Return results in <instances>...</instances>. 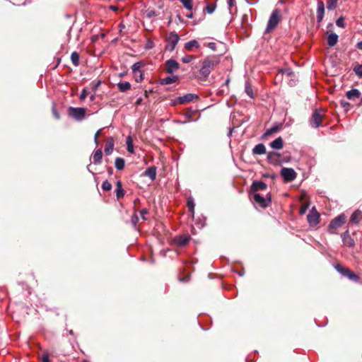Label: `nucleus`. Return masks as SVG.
<instances>
[{"label": "nucleus", "instance_id": "c756f323", "mask_svg": "<svg viewBox=\"0 0 362 362\" xmlns=\"http://www.w3.org/2000/svg\"><path fill=\"white\" fill-rule=\"evenodd\" d=\"M117 87L120 92H125L131 88V84L129 82H120L117 83Z\"/></svg>", "mask_w": 362, "mask_h": 362}, {"label": "nucleus", "instance_id": "412c9836", "mask_svg": "<svg viewBox=\"0 0 362 362\" xmlns=\"http://www.w3.org/2000/svg\"><path fill=\"white\" fill-rule=\"evenodd\" d=\"M339 37L336 33H330L327 35V44L329 47H334L338 42Z\"/></svg>", "mask_w": 362, "mask_h": 362}, {"label": "nucleus", "instance_id": "9d476101", "mask_svg": "<svg viewBox=\"0 0 362 362\" xmlns=\"http://www.w3.org/2000/svg\"><path fill=\"white\" fill-rule=\"evenodd\" d=\"M180 67L179 63L174 59H168L165 62V71L168 74H172Z\"/></svg>", "mask_w": 362, "mask_h": 362}, {"label": "nucleus", "instance_id": "9b49d317", "mask_svg": "<svg viewBox=\"0 0 362 362\" xmlns=\"http://www.w3.org/2000/svg\"><path fill=\"white\" fill-rule=\"evenodd\" d=\"M190 239L191 238L189 235H178L174 238V243L177 246L183 247L187 245Z\"/></svg>", "mask_w": 362, "mask_h": 362}, {"label": "nucleus", "instance_id": "338daca9", "mask_svg": "<svg viewBox=\"0 0 362 362\" xmlns=\"http://www.w3.org/2000/svg\"><path fill=\"white\" fill-rule=\"evenodd\" d=\"M94 140H95V143L96 144H98V138H97V137H94Z\"/></svg>", "mask_w": 362, "mask_h": 362}, {"label": "nucleus", "instance_id": "680f3d73", "mask_svg": "<svg viewBox=\"0 0 362 362\" xmlns=\"http://www.w3.org/2000/svg\"><path fill=\"white\" fill-rule=\"evenodd\" d=\"M110 8L112 11H117V6H110Z\"/></svg>", "mask_w": 362, "mask_h": 362}, {"label": "nucleus", "instance_id": "bf43d9fd", "mask_svg": "<svg viewBox=\"0 0 362 362\" xmlns=\"http://www.w3.org/2000/svg\"><path fill=\"white\" fill-rule=\"evenodd\" d=\"M102 129H99L95 134V136L94 137H97L98 138L99 135L100 134L101 132H102Z\"/></svg>", "mask_w": 362, "mask_h": 362}, {"label": "nucleus", "instance_id": "b1692460", "mask_svg": "<svg viewBox=\"0 0 362 362\" xmlns=\"http://www.w3.org/2000/svg\"><path fill=\"white\" fill-rule=\"evenodd\" d=\"M124 196V190L122 188V184L120 180L116 183V197L117 199L122 198Z\"/></svg>", "mask_w": 362, "mask_h": 362}, {"label": "nucleus", "instance_id": "ea45409f", "mask_svg": "<svg viewBox=\"0 0 362 362\" xmlns=\"http://www.w3.org/2000/svg\"><path fill=\"white\" fill-rule=\"evenodd\" d=\"M354 71L358 76L362 77V64L354 66Z\"/></svg>", "mask_w": 362, "mask_h": 362}, {"label": "nucleus", "instance_id": "de8ad7c7", "mask_svg": "<svg viewBox=\"0 0 362 362\" xmlns=\"http://www.w3.org/2000/svg\"><path fill=\"white\" fill-rule=\"evenodd\" d=\"M100 84H101L100 80H98L96 82H93L91 83L93 90L95 91L98 89V88L100 86Z\"/></svg>", "mask_w": 362, "mask_h": 362}, {"label": "nucleus", "instance_id": "774afa93", "mask_svg": "<svg viewBox=\"0 0 362 362\" xmlns=\"http://www.w3.org/2000/svg\"><path fill=\"white\" fill-rule=\"evenodd\" d=\"M144 95H145V97H146V98L148 97V91H147V90H145V91H144Z\"/></svg>", "mask_w": 362, "mask_h": 362}, {"label": "nucleus", "instance_id": "cd10ccee", "mask_svg": "<svg viewBox=\"0 0 362 362\" xmlns=\"http://www.w3.org/2000/svg\"><path fill=\"white\" fill-rule=\"evenodd\" d=\"M193 47H199V44L196 40H190L185 45V49L188 51H191Z\"/></svg>", "mask_w": 362, "mask_h": 362}, {"label": "nucleus", "instance_id": "4be33fe9", "mask_svg": "<svg viewBox=\"0 0 362 362\" xmlns=\"http://www.w3.org/2000/svg\"><path fill=\"white\" fill-rule=\"evenodd\" d=\"M252 153L256 155H263L266 153V147L263 144H258L252 149Z\"/></svg>", "mask_w": 362, "mask_h": 362}, {"label": "nucleus", "instance_id": "f704fd0d", "mask_svg": "<svg viewBox=\"0 0 362 362\" xmlns=\"http://www.w3.org/2000/svg\"><path fill=\"white\" fill-rule=\"evenodd\" d=\"M344 276L348 277L349 279L353 281H357L358 280V276L352 272L349 269H348V272H345Z\"/></svg>", "mask_w": 362, "mask_h": 362}, {"label": "nucleus", "instance_id": "58836bf2", "mask_svg": "<svg viewBox=\"0 0 362 362\" xmlns=\"http://www.w3.org/2000/svg\"><path fill=\"white\" fill-rule=\"evenodd\" d=\"M102 189L104 191H110L112 189V184L109 182L107 180H105L102 184Z\"/></svg>", "mask_w": 362, "mask_h": 362}, {"label": "nucleus", "instance_id": "79ce46f5", "mask_svg": "<svg viewBox=\"0 0 362 362\" xmlns=\"http://www.w3.org/2000/svg\"><path fill=\"white\" fill-rule=\"evenodd\" d=\"M336 25L339 27L344 28L345 27L344 18L341 16L336 21Z\"/></svg>", "mask_w": 362, "mask_h": 362}, {"label": "nucleus", "instance_id": "f257e3e1", "mask_svg": "<svg viewBox=\"0 0 362 362\" xmlns=\"http://www.w3.org/2000/svg\"><path fill=\"white\" fill-rule=\"evenodd\" d=\"M281 11L277 8L274 9L272 11V13L269 17V19L268 21L267 25V28L265 30V33H269L271 31H272L273 30H274L276 28V27L278 25L279 23L281 21Z\"/></svg>", "mask_w": 362, "mask_h": 362}, {"label": "nucleus", "instance_id": "1a4fd4ad", "mask_svg": "<svg viewBox=\"0 0 362 362\" xmlns=\"http://www.w3.org/2000/svg\"><path fill=\"white\" fill-rule=\"evenodd\" d=\"M267 188L266 183L262 181H254L250 188V194L257 193L258 191H264Z\"/></svg>", "mask_w": 362, "mask_h": 362}, {"label": "nucleus", "instance_id": "a211bd4d", "mask_svg": "<svg viewBox=\"0 0 362 362\" xmlns=\"http://www.w3.org/2000/svg\"><path fill=\"white\" fill-rule=\"evenodd\" d=\"M362 220V212L359 210H356L351 214L350 222L352 223L358 224Z\"/></svg>", "mask_w": 362, "mask_h": 362}, {"label": "nucleus", "instance_id": "393cba45", "mask_svg": "<svg viewBox=\"0 0 362 362\" xmlns=\"http://www.w3.org/2000/svg\"><path fill=\"white\" fill-rule=\"evenodd\" d=\"M103 158L101 149H97L93 155V161L95 164H100Z\"/></svg>", "mask_w": 362, "mask_h": 362}, {"label": "nucleus", "instance_id": "37998d69", "mask_svg": "<svg viewBox=\"0 0 362 362\" xmlns=\"http://www.w3.org/2000/svg\"><path fill=\"white\" fill-rule=\"evenodd\" d=\"M215 4H209L206 5V6L205 7V10L206 11V12L208 13H212L214 10H215Z\"/></svg>", "mask_w": 362, "mask_h": 362}, {"label": "nucleus", "instance_id": "09e8293b", "mask_svg": "<svg viewBox=\"0 0 362 362\" xmlns=\"http://www.w3.org/2000/svg\"><path fill=\"white\" fill-rule=\"evenodd\" d=\"M88 91L86 89H83L80 95V99L83 100L88 95Z\"/></svg>", "mask_w": 362, "mask_h": 362}, {"label": "nucleus", "instance_id": "e433bc0d", "mask_svg": "<svg viewBox=\"0 0 362 362\" xmlns=\"http://www.w3.org/2000/svg\"><path fill=\"white\" fill-rule=\"evenodd\" d=\"M127 148L129 153H132L134 152V146L131 136H128L127 139Z\"/></svg>", "mask_w": 362, "mask_h": 362}, {"label": "nucleus", "instance_id": "dca6fc26", "mask_svg": "<svg viewBox=\"0 0 362 362\" xmlns=\"http://www.w3.org/2000/svg\"><path fill=\"white\" fill-rule=\"evenodd\" d=\"M156 167L153 165L148 168L144 173V175L148 177L151 181H153L156 177Z\"/></svg>", "mask_w": 362, "mask_h": 362}, {"label": "nucleus", "instance_id": "f3484780", "mask_svg": "<svg viewBox=\"0 0 362 362\" xmlns=\"http://www.w3.org/2000/svg\"><path fill=\"white\" fill-rule=\"evenodd\" d=\"M320 215L317 212H311L308 216V221L310 225H317L319 222Z\"/></svg>", "mask_w": 362, "mask_h": 362}, {"label": "nucleus", "instance_id": "3c124183", "mask_svg": "<svg viewBox=\"0 0 362 362\" xmlns=\"http://www.w3.org/2000/svg\"><path fill=\"white\" fill-rule=\"evenodd\" d=\"M341 105L343 107H346L349 106V103L345 100H341Z\"/></svg>", "mask_w": 362, "mask_h": 362}, {"label": "nucleus", "instance_id": "c03bdc74", "mask_svg": "<svg viewBox=\"0 0 362 362\" xmlns=\"http://www.w3.org/2000/svg\"><path fill=\"white\" fill-rule=\"evenodd\" d=\"M146 16L148 18H151L156 16H157L156 11L152 9H148L146 11Z\"/></svg>", "mask_w": 362, "mask_h": 362}, {"label": "nucleus", "instance_id": "5fc2aeb1", "mask_svg": "<svg viewBox=\"0 0 362 362\" xmlns=\"http://www.w3.org/2000/svg\"><path fill=\"white\" fill-rule=\"evenodd\" d=\"M235 0H228V4L230 7H232L234 5Z\"/></svg>", "mask_w": 362, "mask_h": 362}, {"label": "nucleus", "instance_id": "7c9ffc66", "mask_svg": "<svg viewBox=\"0 0 362 362\" xmlns=\"http://www.w3.org/2000/svg\"><path fill=\"white\" fill-rule=\"evenodd\" d=\"M71 60L75 66L79 65V54L76 52H73L71 54Z\"/></svg>", "mask_w": 362, "mask_h": 362}, {"label": "nucleus", "instance_id": "aec40b11", "mask_svg": "<svg viewBox=\"0 0 362 362\" xmlns=\"http://www.w3.org/2000/svg\"><path fill=\"white\" fill-rule=\"evenodd\" d=\"M270 146L274 149H281L284 146V141L281 137H278L270 143Z\"/></svg>", "mask_w": 362, "mask_h": 362}, {"label": "nucleus", "instance_id": "0eeeda50", "mask_svg": "<svg viewBox=\"0 0 362 362\" xmlns=\"http://www.w3.org/2000/svg\"><path fill=\"white\" fill-rule=\"evenodd\" d=\"M214 66V62L209 59H204L202 62V67L200 69V74L203 77H206L211 73Z\"/></svg>", "mask_w": 362, "mask_h": 362}, {"label": "nucleus", "instance_id": "a18cd8bd", "mask_svg": "<svg viewBox=\"0 0 362 362\" xmlns=\"http://www.w3.org/2000/svg\"><path fill=\"white\" fill-rule=\"evenodd\" d=\"M281 73L283 75H286L287 76H290L293 75V71H291V69H289V68H286V69H281Z\"/></svg>", "mask_w": 362, "mask_h": 362}, {"label": "nucleus", "instance_id": "7ed1b4c3", "mask_svg": "<svg viewBox=\"0 0 362 362\" xmlns=\"http://www.w3.org/2000/svg\"><path fill=\"white\" fill-rule=\"evenodd\" d=\"M346 217L344 214H341L332 219L328 226V232L332 234L337 233V230L342 226L346 222Z\"/></svg>", "mask_w": 362, "mask_h": 362}, {"label": "nucleus", "instance_id": "0e129e2a", "mask_svg": "<svg viewBox=\"0 0 362 362\" xmlns=\"http://www.w3.org/2000/svg\"><path fill=\"white\" fill-rule=\"evenodd\" d=\"M95 95H90V100L91 101H93V100H95Z\"/></svg>", "mask_w": 362, "mask_h": 362}, {"label": "nucleus", "instance_id": "2f4dec72", "mask_svg": "<svg viewBox=\"0 0 362 362\" xmlns=\"http://www.w3.org/2000/svg\"><path fill=\"white\" fill-rule=\"evenodd\" d=\"M182 6L187 10L192 11L193 8L192 0H179Z\"/></svg>", "mask_w": 362, "mask_h": 362}, {"label": "nucleus", "instance_id": "72a5a7b5", "mask_svg": "<svg viewBox=\"0 0 362 362\" xmlns=\"http://www.w3.org/2000/svg\"><path fill=\"white\" fill-rule=\"evenodd\" d=\"M187 206L188 208L189 211L192 214V215H194V200L192 198H188L187 202Z\"/></svg>", "mask_w": 362, "mask_h": 362}, {"label": "nucleus", "instance_id": "5701e85b", "mask_svg": "<svg viewBox=\"0 0 362 362\" xmlns=\"http://www.w3.org/2000/svg\"><path fill=\"white\" fill-rule=\"evenodd\" d=\"M346 96L349 100H354L360 98L361 93L358 89H351L346 92Z\"/></svg>", "mask_w": 362, "mask_h": 362}, {"label": "nucleus", "instance_id": "bb28decb", "mask_svg": "<svg viewBox=\"0 0 362 362\" xmlns=\"http://www.w3.org/2000/svg\"><path fill=\"white\" fill-rule=\"evenodd\" d=\"M281 127V124L272 127L271 128L268 129L265 132V133L264 134L263 136L264 137H267V136L272 135V134L279 132L280 130Z\"/></svg>", "mask_w": 362, "mask_h": 362}, {"label": "nucleus", "instance_id": "864d4df0", "mask_svg": "<svg viewBox=\"0 0 362 362\" xmlns=\"http://www.w3.org/2000/svg\"><path fill=\"white\" fill-rule=\"evenodd\" d=\"M42 362H49V357L47 355H45L42 356Z\"/></svg>", "mask_w": 362, "mask_h": 362}, {"label": "nucleus", "instance_id": "6ab92c4d", "mask_svg": "<svg viewBox=\"0 0 362 362\" xmlns=\"http://www.w3.org/2000/svg\"><path fill=\"white\" fill-rule=\"evenodd\" d=\"M144 66V64L141 62L134 63L132 66V69L136 77H137V73H140V81H141L143 77V74L141 71V68Z\"/></svg>", "mask_w": 362, "mask_h": 362}, {"label": "nucleus", "instance_id": "4d7b16f0", "mask_svg": "<svg viewBox=\"0 0 362 362\" xmlns=\"http://www.w3.org/2000/svg\"><path fill=\"white\" fill-rule=\"evenodd\" d=\"M141 103H142V98H138L137 100L136 101V105H140Z\"/></svg>", "mask_w": 362, "mask_h": 362}, {"label": "nucleus", "instance_id": "4468645a", "mask_svg": "<svg viewBox=\"0 0 362 362\" xmlns=\"http://www.w3.org/2000/svg\"><path fill=\"white\" fill-rule=\"evenodd\" d=\"M197 98H198V96L197 95L188 93L183 96L179 97L177 100L180 104H185Z\"/></svg>", "mask_w": 362, "mask_h": 362}, {"label": "nucleus", "instance_id": "603ef678", "mask_svg": "<svg viewBox=\"0 0 362 362\" xmlns=\"http://www.w3.org/2000/svg\"><path fill=\"white\" fill-rule=\"evenodd\" d=\"M138 219H139V218H138L137 216H136V215H134V216H132V223H133L134 224H136V223H137V221H138Z\"/></svg>", "mask_w": 362, "mask_h": 362}, {"label": "nucleus", "instance_id": "6e6552de", "mask_svg": "<svg viewBox=\"0 0 362 362\" xmlns=\"http://www.w3.org/2000/svg\"><path fill=\"white\" fill-rule=\"evenodd\" d=\"M322 115L317 111L315 110L310 119V124L313 128H317L322 124Z\"/></svg>", "mask_w": 362, "mask_h": 362}, {"label": "nucleus", "instance_id": "8fccbe9b", "mask_svg": "<svg viewBox=\"0 0 362 362\" xmlns=\"http://www.w3.org/2000/svg\"><path fill=\"white\" fill-rule=\"evenodd\" d=\"M147 214H148V210L146 209H143L141 210L140 215L143 220H146L145 215Z\"/></svg>", "mask_w": 362, "mask_h": 362}, {"label": "nucleus", "instance_id": "39448f33", "mask_svg": "<svg viewBox=\"0 0 362 362\" xmlns=\"http://www.w3.org/2000/svg\"><path fill=\"white\" fill-rule=\"evenodd\" d=\"M281 175L286 182L293 181L296 177V173L293 168H282L281 170Z\"/></svg>", "mask_w": 362, "mask_h": 362}, {"label": "nucleus", "instance_id": "f03ea898", "mask_svg": "<svg viewBox=\"0 0 362 362\" xmlns=\"http://www.w3.org/2000/svg\"><path fill=\"white\" fill-rule=\"evenodd\" d=\"M250 199L262 208H267L272 202V197L269 192L266 194V197L259 193L250 194Z\"/></svg>", "mask_w": 362, "mask_h": 362}, {"label": "nucleus", "instance_id": "e2e57ef3", "mask_svg": "<svg viewBox=\"0 0 362 362\" xmlns=\"http://www.w3.org/2000/svg\"><path fill=\"white\" fill-rule=\"evenodd\" d=\"M107 171H108L109 174H110V175H112L113 173V170L112 168H108Z\"/></svg>", "mask_w": 362, "mask_h": 362}, {"label": "nucleus", "instance_id": "2eb2a0df", "mask_svg": "<svg viewBox=\"0 0 362 362\" xmlns=\"http://www.w3.org/2000/svg\"><path fill=\"white\" fill-rule=\"evenodd\" d=\"M114 139L112 137L110 136L107 138L106 145L105 147V153L106 155H110L114 149Z\"/></svg>", "mask_w": 362, "mask_h": 362}, {"label": "nucleus", "instance_id": "49530a36", "mask_svg": "<svg viewBox=\"0 0 362 362\" xmlns=\"http://www.w3.org/2000/svg\"><path fill=\"white\" fill-rule=\"evenodd\" d=\"M195 58L194 55H187L182 59L183 63H189Z\"/></svg>", "mask_w": 362, "mask_h": 362}, {"label": "nucleus", "instance_id": "6e6d98bb", "mask_svg": "<svg viewBox=\"0 0 362 362\" xmlns=\"http://www.w3.org/2000/svg\"><path fill=\"white\" fill-rule=\"evenodd\" d=\"M356 47H357L358 49L362 50V41L358 42L356 44Z\"/></svg>", "mask_w": 362, "mask_h": 362}, {"label": "nucleus", "instance_id": "473e14b6", "mask_svg": "<svg viewBox=\"0 0 362 362\" xmlns=\"http://www.w3.org/2000/svg\"><path fill=\"white\" fill-rule=\"evenodd\" d=\"M338 0H327V8L329 11L335 9L337 6Z\"/></svg>", "mask_w": 362, "mask_h": 362}, {"label": "nucleus", "instance_id": "ddd939ff", "mask_svg": "<svg viewBox=\"0 0 362 362\" xmlns=\"http://www.w3.org/2000/svg\"><path fill=\"white\" fill-rule=\"evenodd\" d=\"M325 4L322 1H319L317 5V21L320 23L324 18Z\"/></svg>", "mask_w": 362, "mask_h": 362}, {"label": "nucleus", "instance_id": "f8f14e48", "mask_svg": "<svg viewBox=\"0 0 362 362\" xmlns=\"http://www.w3.org/2000/svg\"><path fill=\"white\" fill-rule=\"evenodd\" d=\"M343 244L347 247H353L355 245L354 239L351 237L349 231L346 230L341 234Z\"/></svg>", "mask_w": 362, "mask_h": 362}, {"label": "nucleus", "instance_id": "20e7f679", "mask_svg": "<svg viewBox=\"0 0 362 362\" xmlns=\"http://www.w3.org/2000/svg\"><path fill=\"white\" fill-rule=\"evenodd\" d=\"M69 115L76 120H82L86 115V109L83 107H70L68 110Z\"/></svg>", "mask_w": 362, "mask_h": 362}, {"label": "nucleus", "instance_id": "c85d7f7f", "mask_svg": "<svg viewBox=\"0 0 362 362\" xmlns=\"http://www.w3.org/2000/svg\"><path fill=\"white\" fill-rule=\"evenodd\" d=\"M125 161L122 158H117L115 161V168L118 170H122L124 168Z\"/></svg>", "mask_w": 362, "mask_h": 362}, {"label": "nucleus", "instance_id": "69168bd1", "mask_svg": "<svg viewBox=\"0 0 362 362\" xmlns=\"http://www.w3.org/2000/svg\"><path fill=\"white\" fill-rule=\"evenodd\" d=\"M54 114L55 117L57 119H59V114L56 111H54Z\"/></svg>", "mask_w": 362, "mask_h": 362}, {"label": "nucleus", "instance_id": "c9c22d12", "mask_svg": "<svg viewBox=\"0 0 362 362\" xmlns=\"http://www.w3.org/2000/svg\"><path fill=\"white\" fill-rule=\"evenodd\" d=\"M245 91L250 98H254V93L251 86L248 83H245Z\"/></svg>", "mask_w": 362, "mask_h": 362}, {"label": "nucleus", "instance_id": "13d9d810", "mask_svg": "<svg viewBox=\"0 0 362 362\" xmlns=\"http://www.w3.org/2000/svg\"><path fill=\"white\" fill-rule=\"evenodd\" d=\"M209 47L211 49H215V43H214V42H210V43L209 44Z\"/></svg>", "mask_w": 362, "mask_h": 362}, {"label": "nucleus", "instance_id": "423d86ee", "mask_svg": "<svg viewBox=\"0 0 362 362\" xmlns=\"http://www.w3.org/2000/svg\"><path fill=\"white\" fill-rule=\"evenodd\" d=\"M179 40L180 37L176 33H170L167 38L168 45H166V49L169 51L174 50Z\"/></svg>", "mask_w": 362, "mask_h": 362}, {"label": "nucleus", "instance_id": "4c0bfd02", "mask_svg": "<svg viewBox=\"0 0 362 362\" xmlns=\"http://www.w3.org/2000/svg\"><path fill=\"white\" fill-rule=\"evenodd\" d=\"M335 269H337V271L338 272L341 274L343 276H344L345 272H348V268H345V267H342L341 264H339L335 266Z\"/></svg>", "mask_w": 362, "mask_h": 362}, {"label": "nucleus", "instance_id": "a878e982", "mask_svg": "<svg viewBox=\"0 0 362 362\" xmlns=\"http://www.w3.org/2000/svg\"><path fill=\"white\" fill-rule=\"evenodd\" d=\"M177 80H178V77L177 76H168V77L160 79V84L161 85H168V84L175 83Z\"/></svg>", "mask_w": 362, "mask_h": 362}, {"label": "nucleus", "instance_id": "052dcab7", "mask_svg": "<svg viewBox=\"0 0 362 362\" xmlns=\"http://www.w3.org/2000/svg\"><path fill=\"white\" fill-rule=\"evenodd\" d=\"M186 17L188 18H193V13H190L189 14H187Z\"/></svg>", "mask_w": 362, "mask_h": 362}, {"label": "nucleus", "instance_id": "a19ab883", "mask_svg": "<svg viewBox=\"0 0 362 362\" xmlns=\"http://www.w3.org/2000/svg\"><path fill=\"white\" fill-rule=\"evenodd\" d=\"M278 156L279 155L276 152L272 151L269 153L267 158L270 163H273L274 162L275 158Z\"/></svg>", "mask_w": 362, "mask_h": 362}]
</instances>
